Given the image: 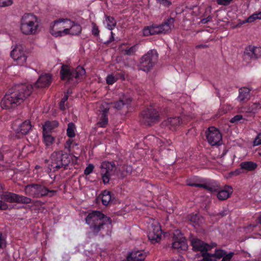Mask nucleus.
<instances>
[{
	"instance_id": "obj_41",
	"label": "nucleus",
	"mask_w": 261,
	"mask_h": 261,
	"mask_svg": "<svg viewBox=\"0 0 261 261\" xmlns=\"http://www.w3.org/2000/svg\"><path fill=\"white\" fill-rule=\"evenodd\" d=\"M7 235L0 232V250L5 248L7 246Z\"/></svg>"
},
{
	"instance_id": "obj_18",
	"label": "nucleus",
	"mask_w": 261,
	"mask_h": 261,
	"mask_svg": "<svg viewBox=\"0 0 261 261\" xmlns=\"http://www.w3.org/2000/svg\"><path fill=\"white\" fill-rule=\"evenodd\" d=\"M260 108L259 103L254 102L249 106L243 105L239 108L238 111L240 113L245 114L246 116H251L256 113Z\"/></svg>"
},
{
	"instance_id": "obj_29",
	"label": "nucleus",
	"mask_w": 261,
	"mask_h": 261,
	"mask_svg": "<svg viewBox=\"0 0 261 261\" xmlns=\"http://www.w3.org/2000/svg\"><path fill=\"white\" fill-rule=\"evenodd\" d=\"M250 90L246 87H243L239 89V95L238 99L240 102H246L250 98Z\"/></svg>"
},
{
	"instance_id": "obj_50",
	"label": "nucleus",
	"mask_w": 261,
	"mask_h": 261,
	"mask_svg": "<svg viewBox=\"0 0 261 261\" xmlns=\"http://www.w3.org/2000/svg\"><path fill=\"white\" fill-rule=\"evenodd\" d=\"M12 4V0H0V7H1L9 6Z\"/></svg>"
},
{
	"instance_id": "obj_35",
	"label": "nucleus",
	"mask_w": 261,
	"mask_h": 261,
	"mask_svg": "<svg viewBox=\"0 0 261 261\" xmlns=\"http://www.w3.org/2000/svg\"><path fill=\"white\" fill-rule=\"evenodd\" d=\"M43 142L47 147L50 146L55 142V138L51 134L42 133Z\"/></svg>"
},
{
	"instance_id": "obj_36",
	"label": "nucleus",
	"mask_w": 261,
	"mask_h": 261,
	"mask_svg": "<svg viewBox=\"0 0 261 261\" xmlns=\"http://www.w3.org/2000/svg\"><path fill=\"white\" fill-rule=\"evenodd\" d=\"M32 199L29 197L17 194L15 203L27 204L32 203Z\"/></svg>"
},
{
	"instance_id": "obj_30",
	"label": "nucleus",
	"mask_w": 261,
	"mask_h": 261,
	"mask_svg": "<svg viewBox=\"0 0 261 261\" xmlns=\"http://www.w3.org/2000/svg\"><path fill=\"white\" fill-rule=\"evenodd\" d=\"M232 191V188L231 187L226 186L223 189L218 192L217 198L220 200H225L229 197Z\"/></svg>"
},
{
	"instance_id": "obj_59",
	"label": "nucleus",
	"mask_w": 261,
	"mask_h": 261,
	"mask_svg": "<svg viewBox=\"0 0 261 261\" xmlns=\"http://www.w3.org/2000/svg\"><path fill=\"white\" fill-rule=\"evenodd\" d=\"M209 21V19H208V17L207 18H203L202 20H201V22L203 24H205L208 21Z\"/></svg>"
},
{
	"instance_id": "obj_62",
	"label": "nucleus",
	"mask_w": 261,
	"mask_h": 261,
	"mask_svg": "<svg viewBox=\"0 0 261 261\" xmlns=\"http://www.w3.org/2000/svg\"><path fill=\"white\" fill-rule=\"evenodd\" d=\"M124 44H125L124 43H122V44L120 45V47H121L123 45H124Z\"/></svg>"
},
{
	"instance_id": "obj_22",
	"label": "nucleus",
	"mask_w": 261,
	"mask_h": 261,
	"mask_svg": "<svg viewBox=\"0 0 261 261\" xmlns=\"http://www.w3.org/2000/svg\"><path fill=\"white\" fill-rule=\"evenodd\" d=\"M182 123L181 119L179 116L170 117L164 121L163 124L171 130H175Z\"/></svg>"
},
{
	"instance_id": "obj_43",
	"label": "nucleus",
	"mask_w": 261,
	"mask_h": 261,
	"mask_svg": "<svg viewBox=\"0 0 261 261\" xmlns=\"http://www.w3.org/2000/svg\"><path fill=\"white\" fill-rule=\"evenodd\" d=\"M261 19V11L258 13H254L252 15L250 16L246 20L247 22H252L255 20L256 19Z\"/></svg>"
},
{
	"instance_id": "obj_44",
	"label": "nucleus",
	"mask_w": 261,
	"mask_h": 261,
	"mask_svg": "<svg viewBox=\"0 0 261 261\" xmlns=\"http://www.w3.org/2000/svg\"><path fill=\"white\" fill-rule=\"evenodd\" d=\"M118 80V77H115L112 74L108 75L106 78V82L108 85H113Z\"/></svg>"
},
{
	"instance_id": "obj_39",
	"label": "nucleus",
	"mask_w": 261,
	"mask_h": 261,
	"mask_svg": "<svg viewBox=\"0 0 261 261\" xmlns=\"http://www.w3.org/2000/svg\"><path fill=\"white\" fill-rule=\"evenodd\" d=\"M138 49V45L135 44L128 48L122 50V53L125 55L133 56Z\"/></svg>"
},
{
	"instance_id": "obj_19",
	"label": "nucleus",
	"mask_w": 261,
	"mask_h": 261,
	"mask_svg": "<svg viewBox=\"0 0 261 261\" xmlns=\"http://www.w3.org/2000/svg\"><path fill=\"white\" fill-rule=\"evenodd\" d=\"M110 110L107 103L102 104L99 108V120L97 124L101 127H105L108 123V114Z\"/></svg>"
},
{
	"instance_id": "obj_49",
	"label": "nucleus",
	"mask_w": 261,
	"mask_h": 261,
	"mask_svg": "<svg viewBox=\"0 0 261 261\" xmlns=\"http://www.w3.org/2000/svg\"><path fill=\"white\" fill-rule=\"evenodd\" d=\"M157 3L166 7H169L172 4L171 1L169 0H156Z\"/></svg>"
},
{
	"instance_id": "obj_64",
	"label": "nucleus",
	"mask_w": 261,
	"mask_h": 261,
	"mask_svg": "<svg viewBox=\"0 0 261 261\" xmlns=\"http://www.w3.org/2000/svg\"><path fill=\"white\" fill-rule=\"evenodd\" d=\"M177 261H182V260H177Z\"/></svg>"
},
{
	"instance_id": "obj_5",
	"label": "nucleus",
	"mask_w": 261,
	"mask_h": 261,
	"mask_svg": "<svg viewBox=\"0 0 261 261\" xmlns=\"http://www.w3.org/2000/svg\"><path fill=\"white\" fill-rule=\"evenodd\" d=\"M72 158L69 153L63 151H55L51 154L48 168L53 172L61 168L65 169L70 163Z\"/></svg>"
},
{
	"instance_id": "obj_23",
	"label": "nucleus",
	"mask_w": 261,
	"mask_h": 261,
	"mask_svg": "<svg viewBox=\"0 0 261 261\" xmlns=\"http://www.w3.org/2000/svg\"><path fill=\"white\" fill-rule=\"evenodd\" d=\"M175 19L173 17H169L165 20L164 22L159 24L161 34H167L170 32L174 28Z\"/></svg>"
},
{
	"instance_id": "obj_8",
	"label": "nucleus",
	"mask_w": 261,
	"mask_h": 261,
	"mask_svg": "<svg viewBox=\"0 0 261 261\" xmlns=\"http://www.w3.org/2000/svg\"><path fill=\"white\" fill-rule=\"evenodd\" d=\"M159 55L155 49L149 50L146 54L142 57L140 60L139 69L148 72L157 63Z\"/></svg>"
},
{
	"instance_id": "obj_53",
	"label": "nucleus",
	"mask_w": 261,
	"mask_h": 261,
	"mask_svg": "<svg viewBox=\"0 0 261 261\" xmlns=\"http://www.w3.org/2000/svg\"><path fill=\"white\" fill-rule=\"evenodd\" d=\"M114 33L111 31V37L110 39L106 41L104 43L106 45H108L111 43L112 42L114 41Z\"/></svg>"
},
{
	"instance_id": "obj_2",
	"label": "nucleus",
	"mask_w": 261,
	"mask_h": 261,
	"mask_svg": "<svg viewBox=\"0 0 261 261\" xmlns=\"http://www.w3.org/2000/svg\"><path fill=\"white\" fill-rule=\"evenodd\" d=\"M86 222L91 231L95 234H97L105 228L109 230L112 227L111 218L98 211H93L89 213L86 218Z\"/></svg>"
},
{
	"instance_id": "obj_63",
	"label": "nucleus",
	"mask_w": 261,
	"mask_h": 261,
	"mask_svg": "<svg viewBox=\"0 0 261 261\" xmlns=\"http://www.w3.org/2000/svg\"><path fill=\"white\" fill-rule=\"evenodd\" d=\"M258 153H259V155H260V156H261V152H260V151H259V152H258Z\"/></svg>"
},
{
	"instance_id": "obj_42",
	"label": "nucleus",
	"mask_w": 261,
	"mask_h": 261,
	"mask_svg": "<svg viewBox=\"0 0 261 261\" xmlns=\"http://www.w3.org/2000/svg\"><path fill=\"white\" fill-rule=\"evenodd\" d=\"M68 93H65L63 98L61 99L59 103V108L61 111H64L65 110V103L67 101L68 99Z\"/></svg>"
},
{
	"instance_id": "obj_4",
	"label": "nucleus",
	"mask_w": 261,
	"mask_h": 261,
	"mask_svg": "<svg viewBox=\"0 0 261 261\" xmlns=\"http://www.w3.org/2000/svg\"><path fill=\"white\" fill-rule=\"evenodd\" d=\"M161 115V109L154 104H152L141 112L139 121L143 125L151 126L160 121Z\"/></svg>"
},
{
	"instance_id": "obj_54",
	"label": "nucleus",
	"mask_w": 261,
	"mask_h": 261,
	"mask_svg": "<svg viewBox=\"0 0 261 261\" xmlns=\"http://www.w3.org/2000/svg\"><path fill=\"white\" fill-rule=\"evenodd\" d=\"M8 208V204L3 202L2 200H0V210H6Z\"/></svg>"
},
{
	"instance_id": "obj_32",
	"label": "nucleus",
	"mask_w": 261,
	"mask_h": 261,
	"mask_svg": "<svg viewBox=\"0 0 261 261\" xmlns=\"http://www.w3.org/2000/svg\"><path fill=\"white\" fill-rule=\"evenodd\" d=\"M240 166L247 172L254 171L258 167L256 163L252 161H244L240 163Z\"/></svg>"
},
{
	"instance_id": "obj_46",
	"label": "nucleus",
	"mask_w": 261,
	"mask_h": 261,
	"mask_svg": "<svg viewBox=\"0 0 261 261\" xmlns=\"http://www.w3.org/2000/svg\"><path fill=\"white\" fill-rule=\"evenodd\" d=\"M94 168V165L92 164H89L85 169L84 174L86 175L90 174L93 171Z\"/></svg>"
},
{
	"instance_id": "obj_40",
	"label": "nucleus",
	"mask_w": 261,
	"mask_h": 261,
	"mask_svg": "<svg viewBox=\"0 0 261 261\" xmlns=\"http://www.w3.org/2000/svg\"><path fill=\"white\" fill-rule=\"evenodd\" d=\"M189 220L194 225H197L199 222V216L197 214H192L188 216Z\"/></svg>"
},
{
	"instance_id": "obj_16",
	"label": "nucleus",
	"mask_w": 261,
	"mask_h": 261,
	"mask_svg": "<svg viewBox=\"0 0 261 261\" xmlns=\"http://www.w3.org/2000/svg\"><path fill=\"white\" fill-rule=\"evenodd\" d=\"M191 245L194 251H200L202 254L207 253V251L210 250L213 248L212 246L196 238L191 239Z\"/></svg>"
},
{
	"instance_id": "obj_11",
	"label": "nucleus",
	"mask_w": 261,
	"mask_h": 261,
	"mask_svg": "<svg viewBox=\"0 0 261 261\" xmlns=\"http://www.w3.org/2000/svg\"><path fill=\"white\" fill-rule=\"evenodd\" d=\"M32 127V125L30 120L17 119L12 124V128L18 138L28 134Z\"/></svg>"
},
{
	"instance_id": "obj_25",
	"label": "nucleus",
	"mask_w": 261,
	"mask_h": 261,
	"mask_svg": "<svg viewBox=\"0 0 261 261\" xmlns=\"http://www.w3.org/2000/svg\"><path fill=\"white\" fill-rule=\"evenodd\" d=\"M146 256V253L143 250L132 251L127 256V261H143Z\"/></svg>"
},
{
	"instance_id": "obj_31",
	"label": "nucleus",
	"mask_w": 261,
	"mask_h": 261,
	"mask_svg": "<svg viewBox=\"0 0 261 261\" xmlns=\"http://www.w3.org/2000/svg\"><path fill=\"white\" fill-rule=\"evenodd\" d=\"M132 99L129 98L125 97H122L119 98V100L116 101L113 103V107L117 110H121L124 106H126L130 105Z\"/></svg>"
},
{
	"instance_id": "obj_3",
	"label": "nucleus",
	"mask_w": 261,
	"mask_h": 261,
	"mask_svg": "<svg viewBox=\"0 0 261 261\" xmlns=\"http://www.w3.org/2000/svg\"><path fill=\"white\" fill-rule=\"evenodd\" d=\"M25 195L35 198L45 197H52L57 193V191L48 188L42 182L31 183L24 187Z\"/></svg>"
},
{
	"instance_id": "obj_55",
	"label": "nucleus",
	"mask_w": 261,
	"mask_h": 261,
	"mask_svg": "<svg viewBox=\"0 0 261 261\" xmlns=\"http://www.w3.org/2000/svg\"><path fill=\"white\" fill-rule=\"evenodd\" d=\"M243 170H244V169H241V167H240V168L236 169L235 171L233 172V173L234 174H235L236 175H238L241 173H244Z\"/></svg>"
},
{
	"instance_id": "obj_20",
	"label": "nucleus",
	"mask_w": 261,
	"mask_h": 261,
	"mask_svg": "<svg viewBox=\"0 0 261 261\" xmlns=\"http://www.w3.org/2000/svg\"><path fill=\"white\" fill-rule=\"evenodd\" d=\"M187 185L190 187L202 188L212 192H216L217 190V187L214 184V181L212 180H207L203 184L196 183L191 180H188Z\"/></svg>"
},
{
	"instance_id": "obj_7",
	"label": "nucleus",
	"mask_w": 261,
	"mask_h": 261,
	"mask_svg": "<svg viewBox=\"0 0 261 261\" xmlns=\"http://www.w3.org/2000/svg\"><path fill=\"white\" fill-rule=\"evenodd\" d=\"M39 27L37 18L30 13H25L20 20V30L23 34H36Z\"/></svg>"
},
{
	"instance_id": "obj_60",
	"label": "nucleus",
	"mask_w": 261,
	"mask_h": 261,
	"mask_svg": "<svg viewBox=\"0 0 261 261\" xmlns=\"http://www.w3.org/2000/svg\"><path fill=\"white\" fill-rule=\"evenodd\" d=\"M62 23V28H70V25L68 23L64 24L63 22Z\"/></svg>"
},
{
	"instance_id": "obj_26",
	"label": "nucleus",
	"mask_w": 261,
	"mask_h": 261,
	"mask_svg": "<svg viewBox=\"0 0 261 261\" xmlns=\"http://www.w3.org/2000/svg\"><path fill=\"white\" fill-rule=\"evenodd\" d=\"M58 126L59 122L57 120L46 121L43 125L42 133L51 134Z\"/></svg>"
},
{
	"instance_id": "obj_34",
	"label": "nucleus",
	"mask_w": 261,
	"mask_h": 261,
	"mask_svg": "<svg viewBox=\"0 0 261 261\" xmlns=\"http://www.w3.org/2000/svg\"><path fill=\"white\" fill-rule=\"evenodd\" d=\"M101 202L105 206L109 205L112 202V193L108 190H104L101 193Z\"/></svg>"
},
{
	"instance_id": "obj_1",
	"label": "nucleus",
	"mask_w": 261,
	"mask_h": 261,
	"mask_svg": "<svg viewBox=\"0 0 261 261\" xmlns=\"http://www.w3.org/2000/svg\"><path fill=\"white\" fill-rule=\"evenodd\" d=\"M31 86L15 85L6 93L0 103V112L10 110L21 105L31 93Z\"/></svg>"
},
{
	"instance_id": "obj_14",
	"label": "nucleus",
	"mask_w": 261,
	"mask_h": 261,
	"mask_svg": "<svg viewBox=\"0 0 261 261\" xmlns=\"http://www.w3.org/2000/svg\"><path fill=\"white\" fill-rule=\"evenodd\" d=\"M11 57L20 65L23 64L27 59L22 45H16L10 53Z\"/></svg>"
},
{
	"instance_id": "obj_51",
	"label": "nucleus",
	"mask_w": 261,
	"mask_h": 261,
	"mask_svg": "<svg viewBox=\"0 0 261 261\" xmlns=\"http://www.w3.org/2000/svg\"><path fill=\"white\" fill-rule=\"evenodd\" d=\"M254 146H257L261 144V133H259L253 141Z\"/></svg>"
},
{
	"instance_id": "obj_61",
	"label": "nucleus",
	"mask_w": 261,
	"mask_h": 261,
	"mask_svg": "<svg viewBox=\"0 0 261 261\" xmlns=\"http://www.w3.org/2000/svg\"><path fill=\"white\" fill-rule=\"evenodd\" d=\"M258 220V223L261 225V215L259 217Z\"/></svg>"
},
{
	"instance_id": "obj_15",
	"label": "nucleus",
	"mask_w": 261,
	"mask_h": 261,
	"mask_svg": "<svg viewBox=\"0 0 261 261\" xmlns=\"http://www.w3.org/2000/svg\"><path fill=\"white\" fill-rule=\"evenodd\" d=\"M52 81L51 76L49 74L45 73L44 74L41 75L37 82L34 84V86L32 85L25 84H21L20 85H26V86H31L32 87L31 88V93L30 94L25 98L27 99L30 95L32 93L34 88H45L48 87L51 84Z\"/></svg>"
},
{
	"instance_id": "obj_37",
	"label": "nucleus",
	"mask_w": 261,
	"mask_h": 261,
	"mask_svg": "<svg viewBox=\"0 0 261 261\" xmlns=\"http://www.w3.org/2000/svg\"><path fill=\"white\" fill-rule=\"evenodd\" d=\"M106 20L107 22V28L112 31L116 25L117 22L115 18L110 16H106Z\"/></svg>"
},
{
	"instance_id": "obj_47",
	"label": "nucleus",
	"mask_w": 261,
	"mask_h": 261,
	"mask_svg": "<svg viewBox=\"0 0 261 261\" xmlns=\"http://www.w3.org/2000/svg\"><path fill=\"white\" fill-rule=\"evenodd\" d=\"M77 144L73 142V140L70 138L68 140H67L65 147L66 148L70 149L71 148H73L74 146H76Z\"/></svg>"
},
{
	"instance_id": "obj_17",
	"label": "nucleus",
	"mask_w": 261,
	"mask_h": 261,
	"mask_svg": "<svg viewBox=\"0 0 261 261\" xmlns=\"http://www.w3.org/2000/svg\"><path fill=\"white\" fill-rule=\"evenodd\" d=\"M65 19L60 18L54 21L53 23H51L50 25L49 32L53 36L57 37L62 36L63 35H71L70 28H65L63 31H56L54 29L56 26H58L59 24H60L61 22H63L64 24H65Z\"/></svg>"
},
{
	"instance_id": "obj_45",
	"label": "nucleus",
	"mask_w": 261,
	"mask_h": 261,
	"mask_svg": "<svg viewBox=\"0 0 261 261\" xmlns=\"http://www.w3.org/2000/svg\"><path fill=\"white\" fill-rule=\"evenodd\" d=\"M99 30L98 26L94 22L92 23V34L95 37H98L99 35Z\"/></svg>"
},
{
	"instance_id": "obj_9",
	"label": "nucleus",
	"mask_w": 261,
	"mask_h": 261,
	"mask_svg": "<svg viewBox=\"0 0 261 261\" xmlns=\"http://www.w3.org/2000/svg\"><path fill=\"white\" fill-rule=\"evenodd\" d=\"M234 253L230 252L227 253L224 250L215 249L214 253H205L202 254V259L199 261H217L222 258L221 261H230Z\"/></svg>"
},
{
	"instance_id": "obj_57",
	"label": "nucleus",
	"mask_w": 261,
	"mask_h": 261,
	"mask_svg": "<svg viewBox=\"0 0 261 261\" xmlns=\"http://www.w3.org/2000/svg\"><path fill=\"white\" fill-rule=\"evenodd\" d=\"M208 46L206 44H199L196 46V48H206Z\"/></svg>"
},
{
	"instance_id": "obj_52",
	"label": "nucleus",
	"mask_w": 261,
	"mask_h": 261,
	"mask_svg": "<svg viewBox=\"0 0 261 261\" xmlns=\"http://www.w3.org/2000/svg\"><path fill=\"white\" fill-rule=\"evenodd\" d=\"M233 0H217V3L219 5L227 6L230 4Z\"/></svg>"
},
{
	"instance_id": "obj_12",
	"label": "nucleus",
	"mask_w": 261,
	"mask_h": 261,
	"mask_svg": "<svg viewBox=\"0 0 261 261\" xmlns=\"http://www.w3.org/2000/svg\"><path fill=\"white\" fill-rule=\"evenodd\" d=\"M115 165L113 162H103L100 165V175L103 183L109 182L110 178L114 174Z\"/></svg>"
},
{
	"instance_id": "obj_6",
	"label": "nucleus",
	"mask_w": 261,
	"mask_h": 261,
	"mask_svg": "<svg viewBox=\"0 0 261 261\" xmlns=\"http://www.w3.org/2000/svg\"><path fill=\"white\" fill-rule=\"evenodd\" d=\"M86 73L85 69L81 66H78L75 68H70L67 65L63 64L60 71V78L62 81L67 82L76 81L82 79Z\"/></svg>"
},
{
	"instance_id": "obj_24",
	"label": "nucleus",
	"mask_w": 261,
	"mask_h": 261,
	"mask_svg": "<svg viewBox=\"0 0 261 261\" xmlns=\"http://www.w3.org/2000/svg\"><path fill=\"white\" fill-rule=\"evenodd\" d=\"M245 53L252 59H257L261 57V47L249 45L245 49Z\"/></svg>"
},
{
	"instance_id": "obj_21",
	"label": "nucleus",
	"mask_w": 261,
	"mask_h": 261,
	"mask_svg": "<svg viewBox=\"0 0 261 261\" xmlns=\"http://www.w3.org/2000/svg\"><path fill=\"white\" fill-rule=\"evenodd\" d=\"M162 231L159 225H152V229L148 233V238L151 243L155 244L161 240Z\"/></svg>"
},
{
	"instance_id": "obj_10",
	"label": "nucleus",
	"mask_w": 261,
	"mask_h": 261,
	"mask_svg": "<svg viewBox=\"0 0 261 261\" xmlns=\"http://www.w3.org/2000/svg\"><path fill=\"white\" fill-rule=\"evenodd\" d=\"M171 247L174 251L178 252L187 249V240L180 230L176 229L173 232Z\"/></svg>"
},
{
	"instance_id": "obj_33",
	"label": "nucleus",
	"mask_w": 261,
	"mask_h": 261,
	"mask_svg": "<svg viewBox=\"0 0 261 261\" xmlns=\"http://www.w3.org/2000/svg\"><path fill=\"white\" fill-rule=\"evenodd\" d=\"M17 194L10 192H4L1 195V198L5 201L9 203H15Z\"/></svg>"
},
{
	"instance_id": "obj_27",
	"label": "nucleus",
	"mask_w": 261,
	"mask_h": 261,
	"mask_svg": "<svg viewBox=\"0 0 261 261\" xmlns=\"http://www.w3.org/2000/svg\"><path fill=\"white\" fill-rule=\"evenodd\" d=\"M143 33L145 36L161 34L159 25L155 24L145 27L143 30Z\"/></svg>"
},
{
	"instance_id": "obj_28",
	"label": "nucleus",
	"mask_w": 261,
	"mask_h": 261,
	"mask_svg": "<svg viewBox=\"0 0 261 261\" xmlns=\"http://www.w3.org/2000/svg\"><path fill=\"white\" fill-rule=\"evenodd\" d=\"M65 23H68L70 25L71 35H79L81 33L82 27L79 24L68 18L65 19Z\"/></svg>"
},
{
	"instance_id": "obj_56",
	"label": "nucleus",
	"mask_w": 261,
	"mask_h": 261,
	"mask_svg": "<svg viewBox=\"0 0 261 261\" xmlns=\"http://www.w3.org/2000/svg\"><path fill=\"white\" fill-rule=\"evenodd\" d=\"M115 76L117 77H118V79H121L122 80H125L124 75L123 73H117V74H116L115 75Z\"/></svg>"
},
{
	"instance_id": "obj_13",
	"label": "nucleus",
	"mask_w": 261,
	"mask_h": 261,
	"mask_svg": "<svg viewBox=\"0 0 261 261\" xmlns=\"http://www.w3.org/2000/svg\"><path fill=\"white\" fill-rule=\"evenodd\" d=\"M207 140L212 146L220 145L222 142V135L219 130L214 126H211L206 132Z\"/></svg>"
},
{
	"instance_id": "obj_48",
	"label": "nucleus",
	"mask_w": 261,
	"mask_h": 261,
	"mask_svg": "<svg viewBox=\"0 0 261 261\" xmlns=\"http://www.w3.org/2000/svg\"><path fill=\"white\" fill-rule=\"evenodd\" d=\"M244 119L241 115H236L233 117L230 120L232 123H237L241 120Z\"/></svg>"
},
{
	"instance_id": "obj_58",
	"label": "nucleus",
	"mask_w": 261,
	"mask_h": 261,
	"mask_svg": "<svg viewBox=\"0 0 261 261\" xmlns=\"http://www.w3.org/2000/svg\"><path fill=\"white\" fill-rule=\"evenodd\" d=\"M62 23H61L60 24H59L58 26H56L54 28V29L56 30V31H60L59 29H61L62 28Z\"/></svg>"
},
{
	"instance_id": "obj_38",
	"label": "nucleus",
	"mask_w": 261,
	"mask_h": 261,
	"mask_svg": "<svg viewBox=\"0 0 261 261\" xmlns=\"http://www.w3.org/2000/svg\"><path fill=\"white\" fill-rule=\"evenodd\" d=\"M75 125L74 123L73 122H70L68 124V126L67 128V135L68 137L70 138H72L75 137Z\"/></svg>"
}]
</instances>
